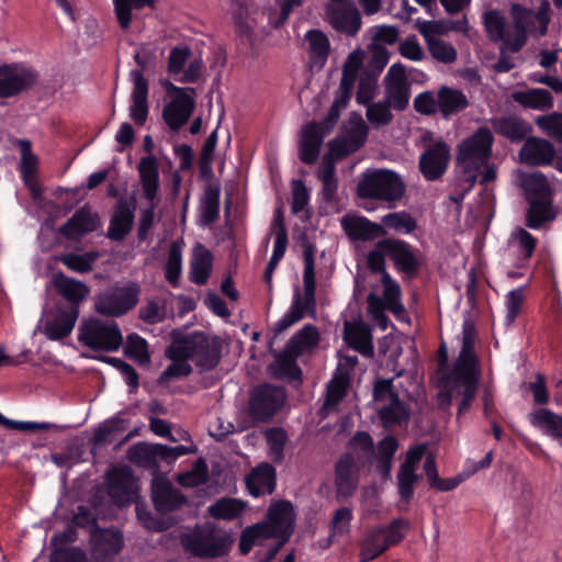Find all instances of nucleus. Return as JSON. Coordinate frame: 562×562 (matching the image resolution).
<instances>
[{"label":"nucleus","mask_w":562,"mask_h":562,"mask_svg":"<svg viewBox=\"0 0 562 562\" xmlns=\"http://www.w3.org/2000/svg\"><path fill=\"white\" fill-rule=\"evenodd\" d=\"M212 266V252L202 244H198L194 247L193 257L190 262V281L198 285H204L210 278Z\"/></svg>","instance_id":"obj_39"},{"label":"nucleus","mask_w":562,"mask_h":562,"mask_svg":"<svg viewBox=\"0 0 562 562\" xmlns=\"http://www.w3.org/2000/svg\"><path fill=\"white\" fill-rule=\"evenodd\" d=\"M528 419L533 427L542 430L544 434L557 439L562 438V434L559 431L560 416L550 409H536L528 415Z\"/></svg>","instance_id":"obj_44"},{"label":"nucleus","mask_w":562,"mask_h":562,"mask_svg":"<svg viewBox=\"0 0 562 562\" xmlns=\"http://www.w3.org/2000/svg\"><path fill=\"white\" fill-rule=\"evenodd\" d=\"M353 463V454L345 452L335 465V486L337 496L350 497L358 486L357 468Z\"/></svg>","instance_id":"obj_27"},{"label":"nucleus","mask_w":562,"mask_h":562,"mask_svg":"<svg viewBox=\"0 0 562 562\" xmlns=\"http://www.w3.org/2000/svg\"><path fill=\"white\" fill-rule=\"evenodd\" d=\"M494 136L486 126L479 127L472 135L464 138L457 148V170L467 177V188H473L477 182L482 166L492 156Z\"/></svg>","instance_id":"obj_3"},{"label":"nucleus","mask_w":562,"mask_h":562,"mask_svg":"<svg viewBox=\"0 0 562 562\" xmlns=\"http://www.w3.org/2000/svg\"><path fill=\"white\" fill-rule=\"evenodd\" d=\"M512 100L525 109L548 111L554 105L551 92L543 88H529L516 90L510 95Z\"/></svg>","instance_id":"obj_34"},{"label":"nucleus","mask_w":562,"mask_h":562,"mask_svg":"<svg viewBox=\"0 0 562 562\" xmlns=\"http://www.w3.org/2000/svg\"><path fill=\"white\" fill-rule=\"evenodd\" d=\"M221 200V183L218 180L210 181L203 189L201 198L200 223L210 226L218 220Z\"/></svg>","instance_id":"obj_35"},{"label":"nucleus","mask_w":562,"mask_h":562,"mask_svg":"<svg viewBox=\"0 0 562 562\" xmlns=\"http://www.w3.org/2000/svg\"><path fill=\"white\" fill-rule=\"evenodd\" d=\"M272 539L271 533L267 532L263 524L257 522L246 527L239 538V551L243 555L248 554L254 544H261L262 540Z\"/></svg>","instance_id":"obj_51"},{"label":"nucleus","mask_w":562,"mask_h":562,"mask_svg":"<svg viewBox=\"0 0 562 562\" xmlns=\"http://www.w3.org/2000/svg\"><path fill=\"white\" fill-rule=\"evenodd\" d=\"M555 213L550 200H531L526 214V225L538 229L543 223L553 221Z\"/></svg>","instance_id":"obj_45"},{"label":"nucleus","mask_w":562,"mask_h":562,"mask_svg":"<svg viewBox=\"0 0 562 562\" xmlns=\"http://www.w3.org/2000/svg\"><path fill=\"white\" fill-rule=\"evenodd\" d=\"M274 361L268 366L271 376L279 380H288L295 382L297 385L302 383V369L296 363L300 356L285 345L282 352H273Z\"/></svg>","instance_id":"obj_26"},{"label":"nucleus","mask_w":562,"mask_h":562,"mask_svg":"<svg viewBox=\"0 0 562 562\" xmlns=\"http://www.w3.org/2000/svg\"><path fill=\"white\" fill-rule=\"evenodd\" d=\"M98 254L94 251L78 255L75 252L61 254L58 260L65 265L68 269L79 272L87 273L92 270L93 262L97 260Z\"/></svg>","instance_id":"obj_55"},{"label":"nucleus","mask_w":562,"mask_h":562,"mask_svg":"<svg viewBox=\"0 0 562 562\" xmlns=\"http://www.w3.org/2000/svg\"><path fill=\"white\" fill-rule=\"evenodd\" d=\"M303 318V305L300 288H295L289 311L276 323L274 334L279 335Z\"/></svg>","instance_id":"obj_56"},{"label":"nucleus","mask_w":562,"mask_h":562,"mask_svg":"<svg viewBox=\"0 0 562 562\" xmlns=\"http://www.w3.org/2000/svg\"><path fill=\"white\" fill-rule=\"evenodd\" d=\"M327 135L315 122H311L302 130L299 156L306 165L314 164L321 151L324 137Z\"/></svg>","instance_id":"obj_31"},{"label":"nucleus","mask_w":562,"mask_h":562,"mask_svg":"<svg viewBox=\"0 0 562 562\" xmlns=\"http://www.w3.org/2000/svg\"><path fill=\"white\" fill-rule=\"evenodd\" d=\"M491 123L496 134L512 143L526 139L532 132L531 124L516 114L492 119Z\"/></svg>","instance_id":"obj_30"},{"label":"nucleus","mask_w":562,"mask_h":562,"mask_svg":"<svg viewBox=\"0 0 562 562\" xmlns=\"http://www.w3.org/2000/svg\"><path fill=\"white\" fill-rule=\"evenodd\" d=\"M170 338L176 344L177 358L191 360L200 373L215 369L222 359L223 339L220 336L194 330L183 334L179 329L170 333Z\"/></svg>","instance_id":"obj_2"},{"label":"nucleus","mask_w":562,"mask_h":562,"mask_svg":"<svg viewBox=\"0 0 562 562\" xmlns=\"http://www.w3.org/2000/svg\"><path fill=\"white\" fill-rule=\"evenodd\" d=\"M169 92L176 95L162 109V119L169 128L178 132L190 119L195 108V89L192 87H177L169 82Z\"/></svg>","instance_id":"obj_10"},{"label":"nucleus","mask_w":562,"mask_h":562,"mask_svg":"<svg viewBox=\"0 0 562 562\" xmlns=\"http://www.w3.org/2000/svg\"><path fill=\"white\" fill-rule=\"evenodd\" d=\"M125 429V422L119 416L108 418L94 430L92 436V443L95 447H101L109 440V436L116 431Z\"/></svg>","instance_id":"obj_59"},{"label":"nucleus","mask_w":562,"mask_h":562,"mask_svg":"<svg viewBox=\"0 0 562 562\" xmlns=\"http://www.w3.org/2000/svg\"><path fill=\"white\" fill-rule=\"evenodd\" d=\"M397 492L401 499L409 502L414 496V486L419 476L413 470L401 468L397 472Z\"/></svg>","instance_id":"obj_63"},{"label":"nucleus","mask_w":562,"mask_h":562,"mask_svg":"<svg viewBox=\"0 0 562 562\" xmlns=\"http://www.w3.org/2000/svg\"><path fill=\"white\" fill-rule=\"evenodd\" d=\"M439 113L442 117H449L468 108L469 101L467 95L458 89L447 86L439 88L438 92Z\"/></svg>","instance_id":"obj_41"},{"label":"nucleus","mask_w":562,"mask_h":562,"mask_svg":"<svg viewBox=\"0 0 562 562\" xmlns=\"http://www.w3.org/2000/svg\"><path fill=\"white\" fill-rule=\"evenodd\" d=\"M150 497L155 509L167 514L180 509L187 504V497L165 477H155L151 481Z\"/></svg>","instance_id":"obj_17"},{"label":"nucleus","mask_w":562,"mask_h":562,"mask_svg":"<svg viewBox=\"0 0 562 562\" xmlns=\"http://www.w3.org/2000/svg\"><path fill=\"white\" fill-rule=\"evenodd\" d=\"M182 272V246L172 241L169 248L168 259L165 266V278L173 286H179Z\"/></svg>","instance_id":"obj_50"},{"label":"nucleus","mask_w":562,"mask_h":562,"mask_svg":"<svg viewBox=\"0 0 562 562\" xmlns=\"http://www.w3.org/2000/svg\"><path fill=\"white\" fill-rule=\"evenodd\" d=\"M518 156L520 161L528 166H551L554 160L555 148L546 138L530 136L525 139Z\"/></svg>","instance_id":"obj_22"},{"label":"nucleus","mask_w":562,"mask_h":562,"mask_svg":"<svg viewBox=\"0 0 562 562\" xmlns=\"http://www.w3.org/2000/svg\"><path fill=\"white\" fill-rule=\"evenodd\" d=\"M186 552L201 559H215L226 555L234 542L229 532L217 528L214 522L196 524L194 528L180 536Z\"/></svg>","instance_id":"obj_4"},{"label":"nucleus","mask_w":562,"mask_h":562,"mask_svg":"<svg viewBox=\"0 0 562 562\" xmlns=\"http://www.w3.org/2000/svg\"><path fill=\"white\" fill-rule=\"evenodd\" d=\"M137 169L144 199L147 201L157 200L159 190V167L157 158L154 155L142 157Z\"/></svg>","instance_id":"obj_33"},{"label":"nucleus","mask_w":562,"mask_h":562,"mask_svg":"<svg viewBox=\"0 0 562 562\" xmlns=\"http://www.w3.org/2000/svg\"><path fill=\"white\" fill-rule=\"evenodd\" d=\"M162 443L139 441L132 445L126 452L127 460L138 468L157 470L159 460L164 461Z\"/></svg>","instance_id":"obj_29"},{"label":"nucleus","mask_w":562,"mask_h":562,"mask_svg":"<svg viewBox=\"0 0 562 562\" xmlns=\"http://www.w3.org/2000/svg\"><path fill=\"white\" fill-rule=\"evenodd\" d=\"M124 353L127 358L135 360L139 364L150 363L147 340L136 333L127 335Z\"/></svg>","instance_id":"obj_53"},{"label":"nucleus","mask_w":562,"mask_h":562,"mask_svg":"<svg viewBox=\"0 0 562 562\" xmlns=\"http://www.w3.org/2000/svg\"><path fill=\"white\" fill-rule=\"evenodd\" d=\"M35 69L21 63L0 66V100L16 97L30 90L37 81Z\"/></svg>","instance_id":"obj_11"},{"label":"nucleus","mask_w":562,"mask_h":562,"mask_svg":"<svg viewBox=\"0 0 562 562\" xmlns=\"http://www.w3.org/2000/svg\"><path fill=\"white\" fill-rule=\"evenodd\" d=\"M315 245L307 243L303 250V285L304 300H302L303 313L306 312L312 318H316V279H315Z\"/></svg>","instance_id":"obj_23"},{"label":"nucleus","mask_w":562,"mask_h":562,"mask_svg":"<svg viewBox=\"0 0 562 562\" xmlns=\"http://www.w3.org/2000/svg\"><path fill=\"white\" fill-rule=\"evenodd\" d=\"M349 448L352 450L353 463L359 467H371L375 460V446L368 431H356L349 439Z\"/></svg>","instance_id":"obj_36"},{"label":"nucleus","mask_w":562,"mask_h":562,"mask_svg":"<svg viewBox=\"0 0 562 562\" xmlns=\"http://www.w3.org/2000/svg\"><path fill=\"white\" fill-rule=\"evenodd\" d=\"M277 485L276 468L261 462L246 477V486L250 495L259 497L265 494H272Z\"/></svg>","instance_id":"obj_28"},{"label":"nucleus","mask_w":562,"mask_h":562,"mask_svg":"<svg viewBox=\"0 0 562 562\" xmlns=\"http://www.w3.org/2000/svg\"><path fill=\"white\" fill-rule=\"evenodd\" d=\"M78 340L92 350L114 352L123 344V337L115 322L110 324L100 319H90L79 328Z\"/></svg>","instance_id":"obj_7"},{"label":"nucleus","mask_w":562,"mask_h":562,"mask_svg":"<svg viewBox=\"0 0 562 562\" xmlns=\"http://www.w3.org/2000/svg\"><path fill=\"white\" fill-rule=\"evenodd\" d=\"M78 311L59 310L53 319L46 322L44 335L49 340H59L69 336L76 325Z\"/></svg>","instance_id":"obj_38"},{"label":"nucleus","mask_w":562,"mask_h":562,"mask_svg":"<svg viewBox=\"0 0 562 562\" xmlns=\"http://www.w3.org/2000/svg\"><path fill=\"white\" fill-rule=\"evenodd\" d=\"M384 529L381 527L367 530L361 542L360 562L372 561L382 554L387 548Z\"/></svg>","instance_id":"obj_43"},{"label":"nucleus","mask_w":562,"mask_h":562,"mask_svg":"<svg viewBox=\"0 0 562 562\" xmlns=\"http://www.w3.org/2000/svg\"><path fill=\"white\" fill-rule=\"evenodd\" d=\"M378 248L386 251L395 269L408 278H415L420 268L417 257L418 249L407 241L398 238H384L376 243Z\"/></svg>","instance_id":"obj_13"},{"label":"nucleus","mask_w":562,"mask_h":562,"mask_svg":"<svg viewBox=\"0 0 562 562\" xmlns=\"http://www.w3.org/2000/svg\"><path fill=\"white\" fill-rule=\"evenodd\" d=\"M176 344L171 340L170 345L166 348L165 356L171 361V363L160 373L157 382L164 384L171 379H181L189 376L193 369L188 362V358H177L173 351L176 350Z\"/></svg>","instance_id":"obj_42"},{"label":"nucleus","mask_w":562,"mask_h":562,"mask_svg":"<svg viewBox=\"0 0 562 562\" xmlns=\"http://www.w3.org/2000/svg\"><path fill=\"white\" fill-rule=\"evenodd\" d=\"M91 554L95 561L105 562L116 555L123 547V536L115 528H95L91 535Z\"/></svg>","instance_id":"obj_19"},{"label":"nucleus","mask_w":562,"mask_h":562,"mask_svg":"<svg viewBox=\"0 0 562 562\" xmlns=\"http://www.w3.org/2000/svg\"><path fill=\"white\" fill-rule=\"evenodd\" d=\"M100 225L99 216L92 213L88 204L78 209L74 215L59 227V234L67 240H80L83 236L93 233Z\"/></svg>","instance_id":"obj_20"},{"label":"nucleus","mask_w":562,"mask_h":562,"mask_svg":"<svg viewBox=\"0 0 562 562\" xmlns=\"http://www.w3.org/2000/svg\"><path fill=\"white\" fill-rule=\"evenodd\" d=\"M391 108L392 106L385 100L371 103L367 108V120L374 128L385 126L393 120Z\"/></svg>","instance_id":"obj_57"},{"label":"nucleus","mask_w":562,"mask_h":562,"mask_svg":"<svg viewBox=\"0 0 562 562\" xmlns=\"http://www.w3.org/2000/svg\"><path fill=\"white\" fill-rule=\"evenodd\" d=\"M405 193V184L393 170H367L357 184V195L361 199L381 200L389 203L400 201Z\"/></svg>","instance_id":"obj_5"},{"label":"nucleus","mask_w":562,"mask_h":562,"mask_svg":"<svg viewBox=\"0 0 562 562\" xmlns=\"http://www.w3.org/2000/svg\"><path fill=\"white\" fill-rule=\"evenodd\" d=\"M341 227L353 241H371L386 235L382 224L374 223L364 216H344Z\"/></svg>","instance_id":"obj_25"},{"label":"nucleus","mask_w":562,"mask_h":562,"mask_svg":"<svg viewBox=\"0 0 562 562\" xmlns=\"http://www.w3.org/2000/svg\"><path fill=\"white\" fill-rule=\"evenodd\" d=\"M293 506L290 501H278L272 504L267 514V521H261L271 533V538L290 537L293 533Z\"/></svg>","instance_id":"obj_21"},{"label":"nucleus","mask_w":562,"mask_h":562,"mask_svg":"<svg viewBox=\"0 0 562 562\" xmlns=\"http://www.w3.org/2000/svg\"><path fill=\"white\" fill-rule=\"evenodd\" d=\"M136 210L135 195L120 198L114 206L106 236L114 241H122L131 233Z\"/></svg>","instance_id":"obj_16"},{"label":"nucleus","mask_w":562,"mask_h":562,"mask_svg":"<svg viewBox=\"0 0 562 562\" xmlns=\"http://www.w3.org/2000/svg\"><path fill=\"white\" fill-rule=\"evenodd\" d=\"M108 494L119 507L136 503L139 498L138 482L128 465L112 467L105 474Z\"/></svg>","instance_id":"obj_9"},{"label":"nucleus","mask_w":562,"mask_h":562,"mask_svg":"<svg viewBox=\"0 0 562 562\" xmlns=\"http://www.w3.org/2000/svg\"><path fill=\"white\" fill-rule=\"evenodd\" d=\"M376 413L384 428L407 425L411 418V411L401 398L380 405Z\"/></svg>","instance_id":"obj_40"},{"label":"nucleus","mask_w":562,"mask_h":562,"mask_svg":"<svg viewBox=\"0 0 562 562\" xmlns=\"http://www.w3.org/2000/svg\"><path fill=\"white\" fill-rule=\"evenodd\" d=\"M56 293L69 303L67 310L79 312L80 304L89 296L90 288L82 281L57 272L53 277Z\"/></svg>","instance_id":"obj_24"},{"label":"nucleus","mask_w":562,"mask_h":562,"mask_svg":"<svg viewBox=\"0 0 562 562\" xmlns=\"http://www.w3.org/2000/svg\"><path fill=\"white\" fill-rule=\"evenodd\" d=\"M349 124L350 127L346 131L344 136L352 143L356 148L360 149L367 142L369 128L362 117L357 113L351 114Z\"/></svg>","instance_id":"obj_60"},{"label":"nucleus","mask_w":562,"mask_h":562,"mask_svg":"<svg viewBox=\"0 0 562 562\" xmlns=\"http://www.w3.org/2000/svg\"><path fill=\"white\" fill-rule=\"evenodd\" d=\"M428 49L431 56L443 64H451L457 59L456 48L448 42L440 38H429Z\"/></svg>","instance_id":"obj_62"},{"label":"nucleus","mask_w":562,"mask_h":562,"mask_svg":"<svg viewBox=\"0 0 562 562\" xmlns=\"http://www.w3.org/2000/svg\"><path fill=\"white\" fill-rule=\"evenodd\" d=\"M384 228L393 229L400 234H411L417 228V222L406 211L393 212L381 218Z\"/></svg>","instance_id":"obj_49"},{"label":"nucleus","mask_w":562,"mask_h":562,"mask_svg":"<svg viewBox=\"0 0 562 562\" xmlns=\"http://www.w3.org/2000/svg\"><path fill=\"white\" fill-rule=\"evenodd\" d=\"M286 392L283 386L263 383L252 389L248 401V416L257 423L269 422L283 406Z\"/></svg>","instance_id":"obj_6"},{"label":"nucleus","mask_w":562,"mask_h":562,"mask_svg":"<svg viewBox=\"0 0 562 562\" xmlns=\"http://www.w3.org/2000/svg\"><path fill=\"white\" fill-rule=\"evenodd\" d=\"M246 504L237 498L223 497L209 506L210 516L215 519L233 520L240 516Z\"/></svg>","instance_id":"obj_47"},{"label":"nucleus","mask_w":562,"mask_h":562,"mask_svg":"<svg viewBox=\"0 0 562 562\" xmlns=\"http://www.w3.org/2000/svg\"><path fill=\"white\" fill-rule=\"evenodd\" d=\"M344 339L352 349H355L362 356H373L374 347L372 342V334L370 327L366 323L346 322Z\"/></svg>","instance_id":"obj_32"},{"label":"nucleus","mask_w":562,"mask_h":562,"mask_svg":"<svg viewBox=\"0 0 562 562\" xmlns=\"http://www.w3.org/2000/svg\"><path fill=\"white\" fill-rule=\"evenodd\" d=\"M394 379L379 378L373 383L372 398L378 407L382 404H389L392 401L400 398L397 391L394 387Z\"/></svg>","instance_id":"obj_58"},{"label":"nucleus","mask_w":562,"mask_h":562,"mask_svg":"<svg viewBox=\"0 0 562 562\" xmlns=\"http://www.w3.org/2000/svg\"><path fill=\"white\" fill-rule=\"evenodd\" d=\"M385 101L396 111H404L411 98V83L406 77V68L401 63L393 64L384 77Z\"/></svg>","instance_id":"obj_14"},{"label":"nucleus","mask_w":562,"mask_h":562,"mask_svg":"<svg viewBox=\"0 0 562 562\" xmlns=\"http://www.w3.org/2000/svg\"><path fill=\"white\" fill-rule=\"evenodd\" d=\"M475 338L476 329L473 322L465 319L462 325V347L450 370L454 390L464 395L459 403L458 417L469 412L477 393L481 368L474 350Z\"/></svg>","instance_id":"obj_1"},{"label":"nucleus","mask_w":562,"mask_h":562,"mask_svg":"<svg viewBox=\"0 0 562 562\" xmlns=\"http://www.w3.org/2000/svg\"><path fill=\"white\" fill-rule=\"evenodd\" d=\"M327 21L334 30L349 36H355L361 27V15L352 2L327 4L325 8Z\"/></svg>","instance_id":"obj_18"},{"label":"nucleus","mask_w":562,"mask_h":562,"mask_svg":"<svg viewBox=\"0 0 562 562\" xmlns=\"http://www.w3.org/2000/svg\"><path fill=\"white\" fill-rule=\"evenodd\" d=\"M305 38L310 44L312 61L319 67H323L326 64L330 52L328 37L321 30H310L305 34Z\"/></svg>","instance_id":"obj_46"},{"label":"nucleus","mask_w":562,"mask_h":562,"mask_svg":"<svg viewBox=\"0 0 562 562\" xmlns=\"http://www.w3.org/2000/svg\"><path fill=\"white\" fill-rule=\"evenodd\" d=\"M207 479V464L203 458H199L194 461L190 471L180 473L177 476V482L184 487H198L202 484H205Z\"/></svg>","instance_id":"obj_54"},{"label":"nucleus","mask_w":562,"mask_h":562,"mask_svg":"<svg viewBox=\"0 0 562 562\" xmlns=\"http://www.w3.org/2000/svg\"><path fill=\"white\" fill-rule=\"evenodd\" d=\"M515 32L508 34L507 47L513 52H519L527 42L528 26L531 24L532 11L519 4L513 7Z\"/></svg>","instance_id":"obj_37"},{"label":"nucleus","mask_w":562,"mask_h":562,"mask_svg":"<svg viewBox=\"0 0 562 562\" xmlns=\"http://www.w3.org/2000/svg\"><path fill=\"white\" fill-rule=\"evenodd\" d=\"M134 60L139 66V69H133L130 72L131 79L133 81L130 117L135 122L136 125L143 126L147 121L149 112V85L148 80L143 75V70L147 66V59L139 52H136L134 55Z\"/></svg>","instance_id":"obj_12"},{"label":"nucleus","mask_w":562,"mask_h":562,"mask_svg":"<svg viewBox=\"0 0 562 562\" xmlns=\"http://www.w3.org/2000/svg\"><path fill=\"white\" fill-rule=\"evenodd\" d=\"M139 292L137 283L110 286L95 296V311L104 316H122L137 305Z\"/></svg>","instance_id":"obj_8"},{"label":"nucleus","mask_w":562,"mask_h":562,"mask_svg":"<svg viewBox=\"0 0 562 562\" xmlns=\"http://www.w3.org/2000/svg\"><path fill=\"white\" fill-rule=\"evenodd\" d=\"M483 24L490 41L503 42L507 46L506 20L497 10H490L483 15Z\"/></svg>","instance_id":"obj_48"},{"label":"nucleus","mask_w":562,"mask_h":562,"mask_svg":"<svg viewBox=\"0 0 562 562\" xmlns=\"http://www.w3.org/2000/svg\"><path fill=\"white\" fill-rule=\"evenodd\" d=\"M450 147L442 139L428 146L419 156L418 168L427 181L440 179L448 169Z\"/></svg>","instance_id":"obj_15"},{"label":"nucleus","mask_w":562,"mask_h":562,"mask_svg":"<svg viewBox=\"0 0 562 562\" xmlns=\"http://www.w3.org/2000/svg\"><path fill=\"white\" fill-rule=\"evenodd\" d=\"M136 516L142 526L149 531L160 532L167 530L170 527L166 520L154 516L146 505L139 504L137 502Z\"/></svg>","instance_id":"obj_64"},{"label":"nucleus","mask_w":562,"mask_h":562,"mask_svg":"<svg viewBox=\"0 0 562 562\" xmlns=\"http://www.w3.org/2000/svg\"><path fill=\"white\" fill-rule=\"evenodd\" d=\"M536 124L550 137L562 145V113L553 112L538 116Z\"/></svg>","instance_id":"obj_61"},{"label":"nucleus","mask_w":562,"mask_h":562,"mask_svg":"<svg viewBox=\"0 0 562 562\" xmlns=\"http://www.w3.org/2000/svg\"><path fill=\"white\" fill-rule=\"evenodd\" d=\"M318 340L319 333L317 327L312 324H306L289 339L286 346L301 355L304 349L316 346Z\"/></svg>","instance_id":"obj_52"}]
</instances>
